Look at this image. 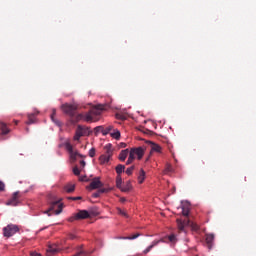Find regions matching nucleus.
Listing matches in <instances>:
<instances>
[{
  "label": "nucleus",
  "instance_id": "obj_1",
  "mask_svg": "<svg viewBox=\"0 0 256 256\" xmlns=\"http://www.w3.org/2000/svg\"><path fill=\"white\" fill-rule=\"evenodd\" d=\"M103 111V106L99 105L92 108L89 112L83 114L80 113L76 116V121H86L87 123H93V121H99L101 113Z\"/></svg>",
  "mask_w": 256,
  "mask_h": 256
},
{
  "label": "nucleus",
  "instance_id": "obj_2",
  "mask_svg": "<svg viewBox=\"0 0 256 256\" xmlns=\"http://www.w3.org/2000/svg\"><path fill=\"white\" fill-rule=\"evenodd\" d=\"M62 110L66 115H69L71 117L72 121L75 123H78L77 121V106L73 104H64L62 105Z\"/></svg>",
  "mask_w": 256,
  "mask_h": 256
},
{
  "label": "nucleus",
  "instance_id": "obj_3",
  "mask_svg": "<svg viewBox=\"0 0 256 256\" xmlns=\"http://www.w3.org/2000/svg\"><path fill=\"white\" fill-rule=\"evenodd\" d=\"M113 157V145L104 146V154L99 157L100 165H105Z\"/></svg>",
  "mask_w": 256,
  "mask_h": 256
},
{
  "label": "nucleus",
  "instance_id": "obj_4",
  "mask_svg": "<svg viewBox=\"0 0 256 256\" xmlns=\"http://www.w3.org/2000/svg\"><path fill=\"white\" fill-rule=\"evenodd\" d=\"M176 223H177V227H178L179 231H185V227H191V229L193 231H199V225L192 222L191 220L177 219Z\"/></svg>",
  "mask_w": 256,
  "mask_h": 256
},
{
  "label": "nucleus",
  "instance_id": "obj_5",
  "mask_svg": "<svg viewBox=\"0 0 256 256\" xmlns=\"http://www.w3.org/2000/svg\"><path fill=\"white\" fill-rule=\"evenodd\" d=\"M51 211H54L55 215L61 214L63 212V203H61V201H54L50 203L48 210L44 213L48 215V217H51Z\"/></svg>",
  "mask_w": 256,
  "mask_h": 256
},
{
  "label": "nucleus",
  "instance_id": "obj_6",
  "mask_svg": "<svg viewBox=\"0 0 256 256\" xmlns=\"http://www.w3.org/2000/svg\"><path fill=\"white\" fill-rule=\"evenodd\" d=\"M16 233H19V226L15 224H8L3 228V235L7 238L13 237Z\"/></svg>",
  "mask_w": 256,
  "mask_h": 256
},
{
  "label": "nucleus",
  "instance_id": "obj_7",
  "mask_svg": "<svg viewBox=\"0 0 256 256\" xmlns=\"http://www.w3.org/2000/svg\"><path fill=\"white\" fill-rule=\"evenodd\" d=\"M21 203V192H14L12 197L6 202V205L17 207Z\"/></svg>",
  "mask_w": 256,
  "mask_h": 256
},
{
  "label": "nucleus",
  "instance_id": "obj_8",
  "mask_svg": "<svg viewBox=\"0 0 256 256\" xmlns=\"http://www.w3.org/2000/svg\"><path fill=\"white\" fill-rule=\"evenodd\" d=\"M66 149H67V151L70 155L71 161H77V158L81 157V154H79V152H77L73 149V145L67 143L66 144Z\"/></svg>",
  "mask_w": 256,
  "mask_h": 256
},
{
  "label": "nucleus",
  "instance_id": "obj_9",
  "mask_svg": "<svg viewBox=\"0 0 256 256\" xmlns=\"http://www.w3.org/2000/svg\"><path fill=\"white\" fill-rule=\"evenodd\" d=\"M85 133H87V130L79 125L74 135V141H79V139H81V137H83Z\"/></svg>",
  "mask_w": 256,
  "mask_h": 256
},
{
  "label": "nucleus",
  "instance_id": "obj_10",
  "mask_svg": "<svg viewBox=\"0 0 256 256\" xmlns=\"http://www.w3.org/2000/svg\"><path fill=\"white\" fill-rule=\"evenodd\" d=\"M130 153H133L134 157L137 155L138 159L141 160L143 159V155H145V149L143 147L132 148Z\"/></svg>",
  "mask_w": 256,
  "mask_h": 256
},
{
  "label": "nucleus",
  "instance_id": "obj_11",
  "mask_svg": "<svg viewBox=\"0 0 256 256\" xmlns=\"http://www.w3.org/2000/svg\"><path fill=\"white\" fill-rule=\"evenodd\" d=\"M102 186L103 183L101 182L99 177L94 178L89 185L90 189H100V187Z\"/></svg>",
  "mask_w": 256,
  "mask_h": 256
},
{
  "label": "nucleus",
  "instance_id": "obj_12",
  "mask_svg": "<svg viewBox=\"0 0 256 256\" xmlns=\"http://www.w3.org/2000/svg\"><path fill=\"white\" fill-rule=\"evenodd\" d=\"M205 241L208 249H212L213 241H215V234H206Z\"/></svg>",
  "mask_w": 256,
  "mask_h": 256
},
{
  "label": "nucleus",
  "instance_id": "obj_13",
  "mask_svg": "<svg viewBox=\"0 0 256 256\" xmlns=\"http://www.w3.org/2000/svg\"><path fill=\"white\" fill-rule=\"evenodd\" d=\"M90 217H91V215L89 214V211H87V210H80L76 214V218H78V219H89Z\"/></svg>",
  "mask_w": 256,
  "mask_h": 256
},
{
  "label": "nucleus",
  "instance_id": "obj_14",
  "mask_svg": "<svg viewBox=\"0 0 256 256\" xmlns=\"http://www.w3.org/2000/svg\"><path fill=\"white\" fill-rule=\"evenodd\" d=\"M36 115H39V112L28 114V121L26 122V125H33L37 119L35 118Z\"/></svg>",
  "mask_w": 256,
  "mask_h": 256
},
{
  "label": "nucleus",
  "instance_id": "obj_15",
  "mask_svg": "<svg viewBox=\"0 0 256 256\" xmlns=\"http://www.w3.org/2000/svg\"><path fill=\"white\" fill-rule=\"evenodd\" d=\"M159 243H161V240H154L152 244L143 251L144 255H147V253H149L153 247H157Z\"/></svg>",
  "mask_w": 256,
  "mask_h": 256
},
{
  "label": "nucleus",
  "instance_id": "obj_16",
  "mask_svg": "<svg viewBox=\"0 0 256 256\" xmlns=\"http://www.w3.org/2000/svg\"><path fill=\"white\" fill-rule=\"evenodd\" d=\"M0 130L2 135H8V133L11 132L9 127H7V124H5L4 122H0Z\"/></svg>",
  "mask_w": 256,
  "mask_h": 256
},
{
  "label": "nucleus",
  "instance_id": "obj_17",
  "mask_svg": "<svg viewBox=\"0 0 256 256\" xmlns=\"http://www.w3.org/2000/svg\"><path fill=\"white\" fill-rule=\"evenodd\" d=\"M59 251V248H57L56 245H50L47 249V255L51 256V255H55V253H57Z\"/></svg>",
  "mask_w": 256,
  "mask_h": 256
},
{
  "label": "nucleus",
  "instance_id": "obj_18",
  "mask_svg": "<svg viewBox=\"0 0 256 256\" xmlns=\"http://www.w3.org/2000/svg\"><path fill=\"white\" fill-rule=\"evenodd\" d=\"M148 143L150 144L151 151H154L155 153H161V147L159 144L153 143L151 141H148Z\"/></svg>",
  "mask_w": 256,
  "mask_h": 256
},
{
  "label": "nucleus",
  "instance_id": "obj_19",
  "mask_svg": "<svg viewBox=\"0 0 256 256\" xmlns=\"http://www.w3.org/2000/svg\"><path fill=\"white\" fill-rule=\"evenodd\" d=\"M181 209H182V215L184 217H189V204H182L181 206Z\"/></svg>",
  "mask_w": 256,
  "mask_h": 256
},
{
  "label": "nucleus",
  "instance_id": "obj_20",
  "mask_svg": "<svg viewBox=\"0 0 256 256\" xmlns=\"http://www.w3.org/2000/svg\"><path fill=\"white\" fill-rule=\"evenodd\" d=\"M110 136L113 138V139H116L117 141H119L121 139V132L119 130H113L112 133H110Z\"/></svg>",
  "mask_w": 256,
  "mask_h": 256
},
{
  "label": "nucleus",
  "instance_id": "obj_21",
  "mask_svg": "<svg viewBox=\"0 0 256 256\" xmlns=\"http://www.w3.org/2000/svg\"><path fill=\"white\" fill-rule=\"evenodd\" d=\"M131 182L128 181L126 182V184L124 186H121L120 190L123 192V193H128V191H131Z\"/></svg>",
  "mask_w": 256,
  "mask_h": 256
},
{
  "label": "nucleus",
  "instance_id": "obj_22",
  "mask_svg": "<svg viewBox=\"0 0 256 256\" xmlns=\"http://www.w3.org/2000/svg\"><path fill=\"white\" fill-rule=\"evenodd\" d=\"M64 191L66 193H73V191H75V184H66L64 186Z\"/></svg>",
  "mask_w": 256,
  "mask_h": 256
},
{
  "label": "nucleus",
  "instance_id": "obj_23",
  "mask_svg": "<svg viewBox=\"0 0 256 256\" xmlns=\"http://www.w3.org/2000/svg\"><path fill=\"white\" fill-rule=\"evenodd\" d=\"M127 155H129V149L122 150L119 154V159L121 161H125V159H127Z\"/></svg>",
  "mask_w": 256,
  "mask_h": 256
},
{
  "label": "nucleus",
  "instance_id": "obj_24",
  "mask_svg": "<svg viewBox=\"0 0 256 256\" xmlns=\"http://www.w3.org/2000/svg\"><path fill=\"white\" fill-rule=\"evenodd\" d=\"M55 115H56V111L53 110L51 114V120L53 121V123H55V125H57V127H61V122L55 118Z\"/></svg>",
  "mask_w": 256,
  "mask_h": 256
},
{
  "label": "nucleus",
  "instance_id": "obj_25",
  "mask_svg": "<svg viewBox=\"0 0 256 256\" xmlns=\"http://www.w3.org/2000/svg\"><path fill=\"white\" fill-rule=\"evenodd\" d=\"M145 181V170L141 169L138 176V183H143Z\"/></svg>",
  "mask_w": 256,
  "mask_h": 256
},
{
  "label": "nucleus",
  "instance_id": "obj_26",
  "mask_svg": "<svg viewBox=\"0 0 256 256\" xmlns=\"http://www.w3.org/2000/svg\"><path fill=\"white\" fill-rule=\"evenodd\" d=\"M107 191H109V190L106 189V188H101V189L98 190V192H96V193L93 194V197H94L95 199H97L98 197H100L101 194L107 193Z\"/></svg>",
  "mask_w": 256,
  "mask_h": 256
},
{
  "label": "nucleus",
  "instance_id": "obj_27",
  "mask_svg": "<svg viewBox=\"0 0 256 256\" xmlns=\"http://www.w3.org/2000/svg\"><path fill=\"white\" fill-rule=\"evenodd\" d=\"M122 183H123V178H121V175H117V177H116V187L118 189H121V187H123Z\"/></svg>",
  "mask_w": 256,
  "mask_h": 256
},
{
  "label": "nucleus",
  "instance_id": "obj_28",
  "mask_svg": "<svg viewBox=\"0 0 256 256\" xmlns=\"http://www.w3.org/2000/svg\"><path fill=\"white\" fill-rule=\"evenodd\" d=\"M123 171H125V165L119 164L116 166L117 175H121V173H123Z\"/></svg>",
  "mask_w": 256,
  "mask_h": 256
},
{
  "label": "nucleus",
  "instance_id": "obj_29",
  "mask_svg": "<svg viewBox=\"0 0 256 256\" xmlns=\"http://www.w3.org/2000/svg\"><path fill=\"white\" fill-rule=\"evenodd\" d=\"M133 161H135V155L133 154V152H130L128 160L126 162V165H131V163H133Z\"/></svg>",
  "mask_w": 256,
  "mask_h": 256
},
{
  "label": "nucleus",
  "instance_id": "obj_30",
  "mask_svg": "<svg viewBox=\"0 0 256 256\" xmlns=\"http://www.w3.org/2000/svg\"><path fill=\"white\" fill-rule=\"evenodd\" d=\"M112 131H113V126H108L104 128L102 135H109V134L111 135Z\"/></svg>",
  "mask_w": 256,
  "mask_h": 256
},
{
  "label": "nucleus",
  "instance_id": "obj_31",
  "mask_svg": "<svg viewBox=\"0 0 256 256\" xmlns=\"http://www.w3.org/2000/svg\"><path fill=\"white\" fill-rule=\"evenodd\" d=\"M133 171H135V166H131L126 169V175H133Z\"/></svg>",
  "mask_w": 256,
  "mask_h": 256
},
{
  "label": "nucleus",
  "instance_id": "obj_32",
  "mask_svg": "<svg viewBox=\"0 0 256 256\" xmlns=\"http://www.w3.org/2000/svg\"><path fill=\"white\" fill-rule=\"evenodd\" d=\"M165 172H166V173H171V172H173V166H171V164H167V165H166Z\"/></svg>",
  "mask_w": 256,
  "mask_h": 256
},
{
  "label": "nucleus",
  "instance_id": "obj_33",
  "mask_svg": "<svg viewBox=\"0 0 256 256\" xmlns=\"http://www.w3.org/2000/svg\"><path fill=\"white\" fill-rule=\"evenodd\" d=\"M140 235L141 234L137 233V234H134L133 236L124 237V239L133 240V239H137V237H140Z\"/></svg>",
  "mask_w": 256,
  "mask_h": 256
},
{
  "label": "nucleus",
  "instance_id": "obj_34",
  "mask_svg": "<svg viewBox=\"0 0 256 256\" xmlns=\"http://www.w3.org/2000/svg\"><path fill=\"white\" fill-rule=\"evenodd\" d=\"M73 173H74V175H76V176L81 175V171L79 170V168H78L77 166H75V167L73 168Z\"/></svg>",
  "mask_w": 256,
  "mask_h": 256
},
{
  "label": "nucleus",
  "instance_id": "obj_35",
  "mask_svg": "<svg viewBox=\"0 0 256 256\" xmlns=\"http://www.w3.org/2000/svg\"><path fill=\"white\" fill-rule=\"evenodd\" d=\"M104 129H105V127H103V126H97L95 128V131H97L98 133H102L103 134Z\"/></svg>",
  "mask_w": 256,
  "mask_h": 256
},
{
  "label": "nucleus",
  "instance_id": "obj_36",
  "mask_svg": "<svg viewBox=\"0 0 256 256\" xmlns=\"http://www.w3.org/2000/svg\"><path fill=\"white\" fill-rule=\"evenodd\" d=\"M68 199H71V201H81V196H77V197H68Z\"/></svg>",
  "mask_w": 256,
  "mask_h": 256
},
{
  "label": "nucleus",
  "instance_id": "obj_37",
  "mask_svg": "<svg viewBox=\"0 0 256 256\" xmlns=\"http://www.w3.org/2000/svg\"><path fill=\"white\" fill-rule=\"evenodd\" d=\"M5 191V183L3 181H0V192Z\"/></svg>",
  "mask_w": 256,
  "mask_h": 256
},
{
  "label": "nucleus",
  "instance_id": "obj_38",
  "mask_svg": "<svg viewBox=\"0 0 256 256\" xmlns=\"http://www.w3.org/2000/svg\"><path fill=\"white\" fill-rule=\"evenodd\" d=\"M89 157H95V148L90 149Z\"/></svg>",
  "mask_w": 256,
  "mask_h": 256
},
{
  "label": "nucleus",
  "instance_id": "obj_39",
  "mask_svg": "<svg viewBox=\"0 0 256 256\" xmlns=\"http://www.w3.org/2000/svg\"><path fill=\"white\" fill-rule=\"evenodd\" d=\"M77 219H79V218H77V214H76L75 216L70 217L69 221H70V223H73V221H77Z\"/></svg>",
  "mask_w": 256,
  "mask_h": 256
},
{
  "label": "nucleus",
  "instance_id": "obj_40",
  "mask_svg": "<svg viewBox=\"0 0 256 256\" xmlns=\"http://www.w3.org/2000/svg\"><path fill=\"white\" fill-rule=\"evenodd\" d=\"M175 239H176V237L174 234L169 236V241L173 242V241H175Z\"/></svg>",
  "mask_w": 256,
  "mask_h": 256
},
{
  "label": "nucleus",
  "instance_id": "obj_41",
  "mask_svg": "<svg viewBox=\"0 0 256 256\" xmlns=\"http://www.w3.org/2000/svg\"><path fill=\"white\" fill-rule=\"evenodd\" d=\"M119 214L123 215V217H127V213L123 210H119Z\"/></svg>",
  "mask_w": 256,
  "mask_h": 256
},
{
  "label": "nucleus",
  "instance_id": "obj_42",
  "mask_svg": "<svg viewBox=\"0 0 256 256\" xmlns=\"http://www.w3.org/2000/svg\"><path fill=\"white\" fill-rule=\"evenodd\" d=\"M120 147H121L122 149H125V147H127V143L121 142V143H120Z\"/></svg>",
  "mask_w": 256,
  "mask_h": 256
},
{
  "label": "nucleus",
  "instance_id": "obj_43",
  "mask_svg": "<svg viewBox=\"0 0 256 256\" xmlns=\"http://www.w3.org/2000/svg\"><path fill=\"white\" fill-rule=\"evenodd\" d=\"M83 250H80V251H78L76 254H74L73 256H80V255H83Z\"/></svg>",
  "mask_w": 256,
  "mask_h": 256
},
{
  "label": "nucleus",
  "instance_id": "obj_44",
  "mask_svg": "<svg viewBox=\"0 0 256 256\" xmlns=\"http://www.w3.org/2000/svg\"><path fill=\"white\" fill-rule=\"evenodd\" d=\"M68 239H71V240L76 239V236H75L74 234H70V235L68 236Z\"/></svg>",
  "mask_w": 256,
  "mask_h": 256
},
{
  "label": "nucleus",
  "instance_id": "obj_45",
  "mask_svg": "<svg viewBox=\"0 0 256 256\" xmlns=\"http://www.w3.org/2000/svg\"><path fill=\"white\" fill-rule=\"evenodd\" d=\"M80 181H87V176H83L80 178Z\"/></svg>",
  "mask_w": 256,
  "mask_h": 256
},
{
  "label": "nucleus",
  "instance_id": "obj_46",
  "mask_svg": "<svg viewBox=\"0 0 256 256\" xmlns=\"http://www.w3.org/2000/svg\"><path fill=\"white\" fill-rule=\"evenodd\" d=\"M80 165L81 167H85V161L84 160L80 161Z\"/></svg>",
  "mask_w": 256,
  "mask_h": 256
},
{
  "label": "nucleus",
  "instance_id": "obj_47",
  "mask_svg": "<svg viewBox=\"0 0 256 256\" xmlns=\"http://www.w3.org/2000/svg\"><path fill=\"white\" fill-rule=\"evenodd\" d=\"M120 201H121V203H125L126 199L125 198H121Z\"/></svg>",
  "mask_w": 256,
  "mask_h": 256
},
{
  "label": "nucleus",
  "instance_id": "obj_48",
  "mask_svg": "<svg viewBox=\"0 0 256 256\" xmlns=\"http://www.w3.org/2000/svg\"><path fill=\"white\" fill-rule=\"evenodd\" d=\"M27 133H29V128H26Z\"/></svg>",
  "mask_w": 256,
  "mask_h": 256
},
{
  "label": "nucleus",
  "instance_id": "obj_49",
  "mask_svg": "<svg viewBox=\"0 0 256 256\" xmlns=\"http://www.w3.org/2000/svg\"><path fill=\"white\" fill-rule=\"evenodd\" d=\"M18 123H19L18 121H15V124H16V125H18Z\"/></svg>",
  "mask_w": 256,
  "mask_h": 256
}]
</instances>
